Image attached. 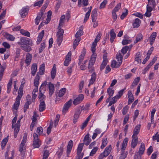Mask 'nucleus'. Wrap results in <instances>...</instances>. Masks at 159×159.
<instances>
[{"mask_svg":"<svg viewBox=\"0 0 159 159\" xmlns=\"http://www.w3.org/2000/svg\"><path fill=\"white\" fill-rule=\"evenodd\" d=\"M136 38L135 40L134 41V43H136L140 41L143 39V35L139 33L136 36Z\"/></svg>","mask_w":159,"mask_h":159,"instance_id":"58836bf2","label":"nucleus"},{"mask_svg":"<svg viewBox=\"0 0 159 159\" xmlns=\"http://www.w3.org/2000/svg\"><path fill=\"white\" fill-rule=\"evenodd\" d=\"M71 52H69L66 57V59L64 61V66H68L70 62L71 61Z\"/></svg>","mask_w":159,"mask_h":159,"instance_id":"4468645a","label":"nucleus"},{"mask_svg":"<svg viewBox=\"0 0 159 159\" xmlns=\"http://www.w3.org/2000/svg\"><path fill=\"white\" fill-rule=\"evenodd\" d=\"M81 112V110L80 109H77L75 111L74 116L73 122L74 124H75L77 121Z\"/></svg>","mask_w":159,"mask_h":159,"instance_id":"ddd939ff","label":"nucleus"},{"mask_svg":"<svg viewBox=\"0 0 159 159\" xmlns=\"http://www.w3.org/2000/svg\"><path fill=\"white\" fill-rule=\"evenodd\" d=\"M145 145L143 143H141V146L139 148V153L140 156H141L145 150Z\"/></svg>","mask_w":159,"mask_h":159,"instance_id":"7c9ffc66","label":"nucleus"},{"mask_svg":"<svg viewBox=\"0 0 159 159\" xmlns=\"http://www.w3.org/2000/svg\"><path fill=\"white\" fill-rule=\"evenodd\" d=\"M83 99V95L82 94H80L79 95L78 97L74 100L73 102V104L75 105L79 104L82 101Z\"/></svg>","mask_w":159,"mask_h":159,"instance_id":"f8f14e48","label":"nucleus"},{"mask_svg":"<svg viewBox=\"0 0 159 159\" xmlns=\"http://www.w3.org/2000/svg\"><path fill=\"white\" fill-rule=\"evenodd\" d=\"M140 128V125H137L133 131V134L132 136V137L135 136H137V135L139 133Z\"/></svg>","mask_w":159,"mask_h":159,"instance_id":"b1692460","label":"nucleus"},{"mask_svg":"<svg viewBox=\"0 0 159 159\" xmlns=\"http://www.w3.org/2000/svg\"><path fill=\"white\" fill-rule=\"evenodd\" d=\"M107 93H108L109 97L112 96L114 93V90L111 89L110 88H109L107 89Z\"/></svg>","mask_w":159,"mask_h":159,"instance_id":"4d7b16f0","label":"nucleus"},{"mask_svg":"<svg viewBox=\"0 0 159 159\" xmlns=\"http://www.w3.org/2000/svg\"><path fill=\"white\" fill-rule=\"evenodd\" d=\"M58 29V30L57 34V41L58 45H60L61 44L63 40V35L64 33V30L63 29L61 28H60Z\"/></svg>","mask_w":159,"mask_h":159,"instance_id":"423d86ee","label":"nucleus"},{"mask_svg":"<svg viewBox=\"0 0 159 159\" xmlns=\"http://www.w3.org/2000/svg\"><path fill=\"white\" fill-rule=\"evenodd\" d=\"M107 61H103L101 65L100 66V70H101L103 69L104 68L105 66L107 64Z\"/></svg>","mask_w":159,"mask_h":159,"instance_id":"774afa93","label":"nucleus"},{"mask_svg":"<svg viewBox=\"0 0 159 159\" xmlns=\"http://www.w3.org/2000/svg\"><path fill=\"white\" fill-rule=\"evenodd\" d=\"M31 55L29 53H27L26 56L25 62L27 64V66H28L30 63L32 59Z\"/></svg>","mask_w":159,"mask_h":159,"instance_id":"4be33fe9","label":"nucleus"},{"mask_svg":"<svg viewBox=\"0 0 159 159\" xmlns=\"http://www.w3.org/2000/svg\"><path fill=\"white\" fill-rule=\"evenodd\" d=\"M72 103V100L70 99L66 102L64 105L62 110L63 113L64 114H65L68 111L69 108L70 107Z\"/></svg>","mask_w":159,"mask_h":159,"instance_id":"1a4fd4ad","label":"nucleus"},{"mask_svg":"<svg viewBox=\"0 0 159 159\" xmlns=\"http://www.w3.org/2000/svg\"><path fill=\"white\" fill-rule=\"evenodd\" d=\"M20 47L23 50L27 52H29L32 50L30 46H27V45L20 46Z\"/></svg>","mask_w":159,"mask_h":159,"instance_id":"c03bdc74","label":"nucleus"},{"mask_svg":"<svg viewBox=\"0 0 159 159\" xmlns=\"http://www.w3.org/2000/svg\"><path fill=\"white\" fill-rule=\"evenodd\" d=\"M65 16L64 15H62L59 20V26L58 29L61 28V27L63 26V25L64 23L65 20Z\"/></svg>","mask_w":159,"mask_h":159,"instance_id":"5701e85b","label":"nucleus"},{"mask_svg":"<svg viewBox=\"0 0 159 159\" xmlns=\"http://www.w3.org/2000/svg\"><path fill=\"white\" fill-rule=\"evenodd\" d=\"M81 39L80 38H76L74 41L73 44V47L74 49H75L76 46L78 45L79 42L80 41Z\"/></svg>","mask_w":159,"mask_h":159,"instance_id":"a18cd8bd","label":"nucleus"},{"mask_svg":"<svg viewBox=\"0 0 159 159\" xmlns=\"http://www.w3.org/2000/svg\"><path fill=\"white\" fill-rule=\"evenodd\" d=\"M29 10L28 7L23 8L20 11V14L22 18L25 17L28 14V11Z\"/></svg>","mask_w":159,"mask_h":159,"instance_id":"2eb2a0df","label":"nucleus"},{"mask_svg":"<svg viewBox=\"0 0 159 159\" xmlns=\"http://www.w3.org/2000/svg\"><path fill=\"white\" fill-rule=\"evenodd\" d=\"M157 34L156 32H153L151 34L149 38L150 43L151 45H152L155 41V39L157 36Z\"/></svg>","mask_w":159,"mask_h":159,"instance_id":"f3484780","label":"nucleus"},{"mask_svg":"<svg viewBox=\"0 0 159 159\" xmlns=\"http://www.w3.org/2000/svg\"><path fill=\"white\" fill-rule=\"evenodd\" d=\"M39 75L37 74L34 80V85L36 87H38L39 84Z\"/></svg>","mask_w":159,"mask_h":159,"instance_id":"79ce46f5","label":"nucleus"},{"mask_svg":"<svg viewBox=\"0 0 159 159\" xmlns=\"http://www.w3.org/2000/svg\"><path fill=\"white\" fill-rule=\"evenodd\" d=\"M31 103V102H26L25 103L24 108V111L25 112L27 111V109L28 108L29 105Z\"/></svg>","mask_w":159,"mask_h":159,"instance_id":"6e6d98bb","label":"nucleus"},{"mask_svg":"<svg viewBox=\"0 0 159 159\" xmlns=\"http://www.w3.org/2000/svg\"><path fill=\"white\" fill-rule=\"evenodd\" d=\"M66 89L62 88L60 90L58 93V96L61 97L63 96L66 93Z\"/></svg>","mask_w":159,"mask_h":159,"instance_id":"8fccbe9b","label":"nucleus"},{"mask_svg":"<svg viewBox=\"0 0 159 159\" xmlns=\"http://www.w3.org/2000/svg\"><path fill=\"white\" fill-rule=\"evenodd\" d=\"M45 70V64L43 63L41 64L39 69V72L37 73L38 75V74L40 75H42L44 74V72Z\"/></svg>","mask_w":159,"mask_h":159,"instance_id":"4c0bfd02","label":"nucleus"},{"mask_svg":"<svg viewBox=\"0 0 159 159\" xmlns=\"http://www.w3.org/2000/svg\"><path fill=\"white\" fill-rule=\"evenodd\" d=\"M46 105L44 100H41L40 101V104L39 105V109L40 112L43 111L45 109Z\"/></svg>","mask_w":159,"mask_h":159,"instance_id":"6ab92c4d","label":"nucleus"},{"mask_svg":"<svg viewBox=\"0 0 159 159\" xmlns=\"http://www.w3.org/2000/svg\"><path fill=\"white\" fill-rule=\"evenodd\" d=\"M21 119H20L17 121L16 124H15V126L14 129V136L15 138H16L18 132L19 131L20 127V122Z\"/></svg>","mask_w":159,"mask_h":159,"instance_id":"9b49d317","label":"nucleus"},{"mask_svg":"<svg viewBox=\"0 0 159 159\" xmlns=\"http://www.w3.org/2000/svg\"><path fill=\"white\" fill-rule=\"evenodd\" d=\"M27 135L26 133L24 134L23 139L20 144L19 147V150L21 152L22 155H24L25 153V150L26 146L25 145V144L26 141Z\"/></svg>","mask_w":159,"mask_h":159,"instance_id":"20e7f679","label":"nucleus"},{"mask_svg":"<svg viewBox=\"0 0 159 159\" xmlns=\"http://www.w3.org/2000/svg\"><path fill=\"white\" fill-rule=\"evenodd\" d=\"M45 48V42H43L41 44L40 47L39 49V53H41Z\"/></svg>","mask_w":159,"mask_h":159,"instance_id":"bf43d9fd","label":"nucleus"},{"mask_svg":"<svg viewBox=\"0 0 159 159\" xmlns=\"http://www.w3.org/2000/svg\"><path fill=\"white\" fill-rule=\"evenodd\" d=\"M20 31L21 34L24 35L27 37H30V33L29 32L25 31L23 29L21 30Z\"/></svg>","mask_w":159,"mask_h":159,"instance_id":"3c124183","label":"nucleus"},{"mask_svg":"<svg viewBox=\"0 0 159 159\" xmlns=\"http://www.w3.org/2000/svg\"><path fill=\"white\" fill-rule=\"evenodd\" d=\"M17 43L20 46H24V45H29L30 46H32L34 44L31 40L26 37L20 38V41L18 42Z\"/></svg>","mask_w":159,"mask_h":159,"instance_id":"7ed1b4c3","label":"nucleus"},{"mask_svg":"<svg viewBox=\"0 0 159 159\" xmlns=\"http://www.w3.org/2000/svg\"><path fill=\"white\" fill-rule=\"evenodd\" d=\"M20 100H19V99H16V101L14 103V105H13L12 108L13 111H14V110H15L16 111L18 109V107L20 105Z\"/></svg>","mask_w":159,"mask_h":159,"instance_id":"c9c22d12","label":"nucleus"},{"mask_svg":"<svg viewBox=\"0 0 159 159\" xmlns=\"http://www.w3.org/2000/svg\"><path fill=\"white\" fill-rule=\"evenodd\" d=\"M78 6L81 7L82 3L84 6H87L89 4L88 0H78Z\"/></svg>","mask_w":159,"mask_h":159,"instance_id":"473e14b6","label":"nucleus"},{"mask_svg":"<svg viewBox=\"0 0 159 159\" xmlns=\"http://www.w3.org/2000/svg\"><path fill=\"white\" fill-rule=\"evenodd\" d=\"M107 2V0H104L100 4L99 7V9H101L104 8L105 7Z\"/></svg>","mask_w":159,"mask_h":159,"instance_id":"680f3d73","label":"nucleus"},{"mask_svg":"<svg viewBox=\"0 0 159 159\" xmlns=\"http://www.w3.org/2000/svg\"><path fill=\"white\" fill-rule=\"evenodd\" d=\"M129 47L127 46H125L122 48L121 50V52L123 54V55L125 54L129 49Z\"/></svg>","mask_w":159,"mask_h":159,"instance_id":"e2e57ef3","label":"nucleus"},{"mask_svg":"<svg viewBox=\"0 0 159 159\" xmlns=\"http://www.w3.org/2000/svg\"><path fill=\"white\" fill-rule=\"evenodd\" d=\"M110 35L111 38L110 39V42L112 43L114 41V39L116 36V34L115 33L114 30L112 29L110 32Z\"/></svg>","mask_w":159,"mask_h":159,"instance_id":"a878e982","label":"nucleus"},{"mask_svg":"<svg viewBox=\"0 0 159 159\" xmlns=\"http://www.w3.org/2000/svg\"><path fill=\"white\" fill-rule=\"evenodd\" d=\"M111 146L110 145L106 147L105 149L104 152L101 153L99 156H101V158L103 159V157L107 156L110 153L111 150Z\"/></svg>","mask_w":159,"mask_h":159,"instance_id":"9d476101","label":"nucleus"},{"mask_svg":"<svg viewBox=\"0 0 159 159\" xmlns=\"http://www.w3.org/2000/svg\"><path fill=\"white\" fill-rule=\"evenodd\" d=\"M43 13L41 12L38 14L37 16L35 19V23L37 25H38L40 21V19L43 20L44 17H43Z\"/></svg>","mask_w":159,"mask_h":159,"instance_id":"a211bd4d","label":"nucleus"},{"mask_svg":"<svg viewBox=\"0 0 159 159\" xmlns=\"http://www.w3.org/2000/svg\"><path fill=\"white\" fill-rule=\"evenodd\" d=\"M44 35V30H43L39 34L37 40L36 42L38 44L42 40L43 38Z\"/></svg>","mask_w":159,"mask_h":159,"instance_id":"2f4dec72","label":"nucleus"},{"mask_svg":"<svg viewBox=\"0 0 159 159\" xmlns=\"http://www.w3.org/2000/svg\"><path fill=\"white\" fill-rule=\"evenodd\" d=\"M8 141V139L7 138H5L3 139L1 143V146H2V149H3L5 146L6 143Z\"/></svg>","mask_w":159,"mask_h":159,"instance_id":"de8ad7c7","label":"nucleus"},{"mask_svg":"<svg viewBox=\"0 0 159 159\" xmlns=\"http://www.w3.org/2000/svg\"><path fill=\"white\" fill-rule=\"evenodd\" d=\"M23 85H20L18 91V95L16 99H19L20 100V98L22 97L23 94Z\"/></svg>","mask_w":159,"mask_h":159,"instance_id":"393cba45","label":"nucleus"},{"mask_svg":"<svg viewBox=\"0 0 159 159\" xmlns=\"http://www.w3.org/2000/svg\"><path fill=\"white\" fill-rule=\"evenodd\" d=\"M31 74L33 76H34L37 71V64L36 63H34L32 64L31 67Z\"/></svg>","mask_w":159,"mask_h":159,"instance_id":"c756f323","label":"nucleus"},{"mask_svg":"<svg viewBox=\"0 0 159 159\" xmlns=\"http://www.w3.org/2000/svg\"><path fill=\"white\" fill-rule=\"evenodd\" d=\"M133 139L131 143V146L133 148H134L138 143V137L135 136L132 137Z\"/></svg>","mask_w":159,"mask_h":159,"instance_id":"bb28decb","label":"nucleus"},{"mask_svg":"<svg viewBox=\"0 0 159 159\" xmlns=\"http://www.w3.org/2000/svg\"><path fill=\"white\" fill-rule=\"evenodd\" d=\"M53 122L52 120H51L49 127L47 128V133L48 135L51 132V129L52 128Z\"/></svg>","mask_w":159,"mask_h":159,"instance_id":"49530a36","label":"nucleus"},{"mask_svg":"<svg viewBox=\"0 0 159 159\" xmlns=\"http://www.w3.org/2000/svg\"><path fill=\"white\" fill-rule=\"evenodd\" d=\"M101 35L98 34L97 36L94 41L93 43L91 46V51L92 52H95V47L97 45L98 42L100 40Z\"/></svg>","mask_w":159,"mask_h":159,"instance_id":"6e6552de","label":"nucleus"},{"mask_svg":"<svg viewBox=\"0 0 159 159\" xmlns=\"http://www.w3.org/2000/svg\"><path fill=\"white\" fill-rule=\"evenodd\" d=\"M117 101L116 99V97H114L112 98V100L110 101L108 106L109 107L111 106L112 104L115 103Z\"/></svg>","mask_w":159,"mask_h":159,"instance_id":"052dcab7","label":"nucleus"},{"mask_svg":"<svg viewBox=\"0 0 159 159\" xmlns=\"http://www.w3.org/2000/svg\"><path fill=\"white\" fill-rule=\"evenodd\" d=\"M44 0H40L39 1H38L37 2H35L34 5V6H39L40 7L42 5L43 2Z\"/></svg>","mask_w":159,"mask_h":159,"instance_id":"69168bd1","label":"nucleus"},{"mask_svg":"<svg viewBox=\"0 0 159 159\" xmlns=\"http://www.w3.org/2000/svg\"><path fill=\"white\" fill-rule=\"evenodd\" d=\"M97 11L96 9H93L91 13L92 20L93 22H95L96 21L97 14Z\"/></svg>","mask_w":159,"mask_h":159,"instance_id":"412c9836","label":"nucleus"},{"mask_svg":"<svg viewBox=\"0 0 159 159\" xmlns=\"http://www.w3.org/2000/svg\"><path fill=\"white\" fill-rule=\"evenodd\" d=\"M128 104L129 105L133 102L134 98L131 91H128Z\"/></svg>","mask_w":159,"mask_h":159,"instance_id":"dca6fc26","label":"nucleus"},{"mask_svg":"<svg viewBox=\"0 0 159 159\" xmlns=\"http://www.w3.org/2000/svg\"><path fill=\"white\" fill-rule=\"evenodd\" d=\"M34 138L33 146L34 148H38L40 146L39 140L38 138V135L36 133L33 134Z\"/></svg>","mask_w":159,"mask_h":159,"instance_id":"0eeeda50","label":"nucleus"},{"mask_svg":"<svg viewBox=\"0 0 159 159\" xmlns=\"http://www.w3.org/2000/svg\"><path fill=\"white\" fill-rule=\"evenodd\" d=\"M49 89V94L51 96L54 93V86L53 84L51 82H49L48 84Z\"/></svg>","mask_w":159,"mask_h":159,"instance_id":"aec40b11","label":"nucleus"},{"mask_svg":"<svg viewBox=\"0 0 159 159\" xmlns=\"http://www.w3.org/2000/svg\"><path fill=\"white\" fill-rule=\"evenodd\" d=\"M128 140V138H126L123 141L121 148L122 152L120 157V159H124L127 156V154L124 152V150L126 147Z\"/></svg>","mask_w":159,"mask_h":159,"instance_id":"39448f33","label":"nucleus"},{"mask_svg":"<svg viewBox=\"0 0 159 159\" xmlns=\"http://www.w3.org/2000/svg\"><path fill=\"white\" fill-rule=\"evenodd\" d=\"M126 88H125L123 89L120 90L118 92V94L115 97H116V100L119 99L121 96L122 95L123 92L125 89Z\"/></svg>","mask_w":159,"mask_h":159,"instance_id":"09e8293b","label":"nucleus"},{"mask_svg":"<svg viewBox=\"0 0 159 159\" xmlns=\"http://www.w3.org/2000/svg\"><path fill=\"white\" fill-rule=\"evenodd\" d=\"M140 80V78L139 77H137L134 80L131 85L132 88L136 86L138 84Z\"/></svg>","mask_w":159,"mask_h":159,"instance_id":"37998d69","label":"nucleus"},{"mask_svg":"<svg viewBox=\"0 0 159 159\" xmlns=\"http://www.w3.org/2000/svg\"><path fill=\"white\" fill-rule=\"evenodd\" d=\"M121 6V4L120 3H119L116 6L112 11L116 12L118 11V10L120 9Z\"/></svg>","mask_w":159,"mask_h":159,"instance_id":"0e129e2a","label":"nucleus"},{"mask_svg":"<svg viewBox=\"0 0 159 159\" xmlns=\"http://www.w3.org/2000/svg\"><path fill=\"white\" fill-rule=\"evenodd\" d=\"M98 148L97 147L94 148L91 151L90 153V156H93L96 153L97 151L98 150Z\"/></svg>","mask_w":159,"mask_h":159,"instance_id":"338daca9","label":"nucleus"},{"mask_svg":"<svg viewBox=\"0 0 159 159\" xmlns=\"http://www.w3.org/2000/svg\"><path fill=\"white\" fill-rule=\"evenodd\" d=\"M148 4L147 6V10L144 16L149 17L151 15V11L155 7L156 4L154 0H148Z\"/></svg>","mask_w":159,"mask_h":159,"instance_id":"f257e3e1","label":"nucleus"},{"mask_svg":"<svg viewBox=\"0 0 159 159\" xmlns=\"http://www.w3.org/2000/svg\"><path fill=\"white\" fill-rule=\"evenodd\" d=\"M96 79V74L95 72H93L91 75V78L90 80L89 84L88 86H89L90 85L93 84L95 81Z\"/></svg>","mask_w":159,"mask_h":159,"instance_id":"f704fd0d","label":"nucleus"},{"mask_svg":"<svg viewBox=\"0 0 159 159\" xmlns=\"http://www.w3.org/2000/svg\"><path fill=\"white\" fill-rule=\"evenodd\" d=\"M95 61V60L92 59L91 58L90 60L89 61V64L88 66V68L89 69H90L92 67V66L94 63Z\"/></svg>","mask_w":159,"mask_h":159,"instance_id":"5fc2aeb1","label":"nucleus"},{"mask_svg":"<svg viewBox=\"0 0 159 159\" xmlns=\"http://www.w3.org/2000/svg\"><path fill=\"white\" fill-rule=\"evenodd\" d=\"M141 56L140 55V52H137L135 57V61H137L139 63L141 62V59L140 58Z\"/></svg>","mask_w":159,"mask_h":159,"instance_id":"a19ab883","label":"nucleus"},{"mask_svg":"<svg viewBox=\"0 0 159 159\" xmlns=\"http://www.w3.org/2000/svg\"><path fill=\"white\" fill-rule=\"evenodd\" d=\"M83 34V31L80 30L76 33L75 34V37L76 38H79V37Z\"/></svg>","mask_w":159,"mask_h":159,"instance_id":"13d9d810","label":"nucleus"},{"mask_svg":"<svg viewBox=\"0 0 159 159\" xmlns=\"http://www.w3.org/2000/svg\"><path fill=\"white\" fill-rule=\"evenodd\" d=\"M47 84V82L46 81H44L42 83L41 86H40L39 89V92L44 93L45 92L46 89V86Z\"/></svg>","mask_w":159,"mask_h":159,"instance_id":"c85d7f7f","label":"nucleus"},{"mask_svg":"<svg viewBox=\"0 0 159 159\" xmlns=\"http://www.w3.org/2000/svg\"><path fill=\"white\" fill-rule=\"evenodd\" d=\"M84 145V143H80L78 146L77 151V154L79 155L80 154L81 152L82 151L83 149V147Z\"/></svg>","mask_w":159,"mask_h":159,"instance_id":"ea45409f","label":"nucleus"},{"mask_svg":"<svg viewBox=\"0 0 159 159\" xmlns=\"http://www.w3.org/2000/svg\"><path fill=\"white\" fill-rule=\"evenodd\" d=\"M88 9H89L88 11L87 12L85 15L84 19V22H85L87 21L89 18V17L90 15V12L91 11L92 7L91 6L88 7Z\"/></svg>","mask_w":159,"mask_h":159,"instance_id":"72a5a7b5","label":"nucleus"},{"mask_svg":"<svg viewBox=\"0 0 159 159\" xmlns=\"http://www.w3.org/2000/svg\"><path fill=\"white\" fill-rule=\"evenodd\" d=\"M141 20L138 18H136L134 20L133 24V28H137L139 26Z\"/></svg>","mask_w":159,"mask_h":159,"instance_id":"cd10ccee","label":"nucleus"},{"mask_svg":"<svg viewBox=\"0 0 159 159\" xmlns=\"http://www.w3.org/2000/svg\"><path fill=\"white\" fill-rule=\"evenodd\" d=\"M116 58L117 59V61H119V64H116V61L114 60L111 63V67L114 68L115 67L118 68L120 66V65L122 62V59H123V55H122L120 53H117L116 55Z\"/></svg>","mask_w":159,"mask_h":159,"instance_id":"f03ea898","label":"nucleus"},{"mask_svg":"<svg viewBox=\"0 0 159 159\" xmlns=\"http://www.w3.org/2000/svg\"><path fill=\"white\" fill-rule=\"evenodd\" d=\"M5 35L6 38L8 39L13 41L14 40L15 38L12 35L9 34L7 33H5Z\"/></svg>","mask_w":159,"mask_h":159,"instance_id":"864d4df0","label":"nucleus"},{"mask_svg":"<svg viewBox=\"0 0 159 159\" xmlns=\"http://www.w3.org/2000/svg\"><path fill=\"white\" fill-rule=\"evenodd\" d=\"M56 73V67L55 64L53 65L51 73V78L53 79L55 77Z\"/></svg>","mask_w":159,"mask_h":159,"instance_id":"e433bc0d","label":"nucleus"},{"mask_svg":"<svg viewBox=\"0 0 159 159\" xmlns=\"http://www.w3.org/2000/svg\"><path fill=\"white\" fill-rule=\"evenodd\" d=\"M107 138H104L102 139V143L101 148L103 149L107 145Z\"/></svg>","mask_w":159,"mask_h":159,"instance_id":"603ef678","label":"nucleus"}]
</instances>
